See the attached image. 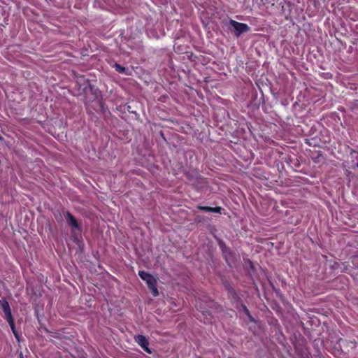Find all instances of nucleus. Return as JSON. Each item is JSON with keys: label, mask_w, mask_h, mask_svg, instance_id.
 Returning <instances> with one entry per match:
<instances>
[{"label": "nucleus", "mask_w": 358, "mask_h": 358, "mask_svg": "<svg viewBox=\"0 0 358 358\" xmlns=\"http://www.w3.org/2000/svg\"><path fill=\"white\" fill-rule=\"evenodd\" d=\"M134 340L146 352L149 354L152 352L150 348H148V341L144 336H136Z\"/></svg>", "instance_id": "nucleus-4"}, {"label": "nucleus", "mask_w": 358, "mask_h": 358, "mask_svg": "<svg viewBox=\"0 0 358 358\" xmlns=\"http://www.w3.org/2000/svg\"><path fill=\"white\" fill-rule=\"evenodd\" d=\"M0 307L2 308L3 311L4 312L6 319L8 323L9 324L14 335L15 336L16 338L18 339V336H17V332L15 331L14 320H13V316L11 314V310L10 308L9 303L6 301L0 300Z\"/></svg>", "instance_id": "nucleus-2"}, {"label": "nucleus", "mask_w": 358, "mask_h": 358, "mask_svg": "<svg viewBox=\"0 0 358 358\" xmlns=\"http://www.w3.org/2000/svg\"><path fill=\"white\" fill-rule=\"evenodd\" d=\"M138 275L143 280L146 282L152 295L154 296H157L159 294V292L156 287V279L151 274L143 271H140L138 272Z\"/></svg>", "instance_id": "nucleus-1"}, {"label": "nucleus", "mask_w": 358, "mask_h": 358, "mask_svg": "<svg viewBox=\"0 0 358 358\" xmlns=\"http://www.w3.org/2000/svg\"><path fill=\"white\" fill-rule=\"evenodd\" d=\"M221 211V208L220 207H216V208H213V213H220Z\"/></svg>", "instance_id": "nucleus-9"}, {"label": "nucleus", "mask_w": 358, "mask_h": 358, "mask_svg": "<svg viewBox=\"0 0 358 358\" xmlns=\"http://www.w3.org/2000/svg\"><path fill=\"white\" fill-rule=\"evenodd\" d=\"M115 69L119 73H126V69L124 67L120 66V64H115Z\"/></svg>", "instance_id": "nucleus-6"}, {"label": "nucleus", "mask_w": 358, "mask_h": 358, "mask_svg": "<svg viewBox=\"0 0 358 358\" xmlns=\"http://www.w3.org/2000/svg\"><path fill=\"white\" fill-rule=\"evenodd\" d=\"M66 221L69 225L72 227V231L73 230L80 231L79 224L75 217L69 213H66Z\"/></svg>", "instance_id": "nucleus-5"}, {"label": "nucleus", "mask_w": 358, "mask_h": 358, "mask_svg": "<svg viewBox=\"0 0 358 358\" xmlns=\"http://www.w3.org/2000/svg\"><path fill=\"white\" fill-rule=\"evenodd\" d=\"M243 308L245 314L248 316V318L250 319V320L251 322H255V321L254 318L250 315V312H249L248 309L247 308V307L245 306H243Z\"/></svg>", "instance_id": "nucleus-7"}, {"label": "nucleus", "mask_w": 358, "mask_h": 358, "mask_svg": "<svg viewBox=\"0 0 358 358\" xmlns=\"http://www.w3.org/2000/svg\"><path fill=\"white\" fill-rule=\"evenodd\" d=\"M229 24L234 29L236 37H240L242 34L248 32L250 29L248 24L236 22L234 20H231Z\"/></svg>", "instance_id": "nucleus-3"}, {"label": "nucleus", "mask_w": 358, "mask_h": 358, "mask_svg": "<svg viewBox=\"0 0 358 358\" xmlns=\"http://www.w3.org/2000/svg\"><path fill=\"white\" fill-rule=\"evenodd\" d=\"M201 209L204 210V211H207V212H212L213 211V208L212 207H201Z\"/></svg>", "instance_id": "nucleus-8"}, {"label": "nucleus", "mask_w": 358, "mask_h": 358, "mask_svg": "<svg viewBox=\"0 0 358 358\" xmlns=\"http://www.w3.org/2000/svg\"><path fill=\"white\" fill-rule=\"evenodd\" d=\"M357 166H358V163H357Z\"/></svg>", "instance_id": "nucleus-10"}]
</instances>
